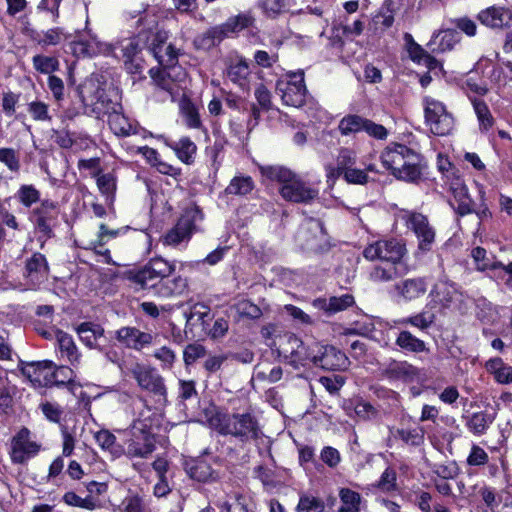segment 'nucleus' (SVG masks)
<instances>
[{
    "label": "nucleus",
    "mask_w": 512,
    "mask_h": 512,
    "mask_svg": "<svg viewBox=\"0 0 512 512\" xmlns=\"http://www.w3.org/2000/svg\"><path fill=\"white\" fill-rule=\"evenodd\" d=\"M169 146L183 163L190 164L193 162L197 147L189 137H182L178 141L169 144Z\"/></svg>",
    "instance_id": "nucleus-33"
},
{
    "label": "nucleus",
    "mask_w": 512,
    "mask_h": 512,
    "mask_svg": "<svg viewBox=\"0 0 512 512\" xmlns=\"http://www.w3.org/2000/svg\"><path fill=\"white\" fill-rule=\"evenodd\" d=\"M202 219L203 214L197 206L187 207L176 225L163 236V244L177 246L183 241H188Z\"/></svg>",
    "instance_id": "nucleus-5"
},
{
    "label": "nucleus",
    "mask_w": 512,
    "mask_h": 512,
    "mask_svg": "<svg viewBox=\"0 0 512 512\" xmlns=\"http://www.w3.org/2000/svg\"><path fill=\"white\" fill-rule=\"evenodd\" d=\"M493 420L494 417L491 414L486 412H477L469 417L467 427L473 434L481 435L486 432Z\"/></svg>",
    "instance_id": "nucleus-39"
},
{
    "label": "nucleus",
    "mask_w": 512,
    "mask_h": 512,
    "mask_svg": "<svg viewBox=\"0 0 512 512\" xmlns=\"http://www.w3.org/2000/svg\"><path fill=\"white\" fill-rule=\"evenodd\" d=\"M261 175L270 181H277L283 185L291 179L294 173L286 167L280 165H260Z\"/></svg>",
    "instance_id": "nucleus-35"
},
{
    "label": "nucleus",
    "mask_w": 512,
    "mask_h": 512,
    "mask_svg": "<svg viewBox=\"0 0 512 512\" xmlns=\"http://www.w3.org/2000/svg\"><path fill=\"white\" fill-rule=\"evenodd\" d=\"M39 445L29 439V431L21 429L12 440L11 459L14 463L22 464L39 451Z\"/></svg>",
    "instance_id": "nucleus-19"
},
{
    "label": "nucleus",
    "mask_w": 512,
    "mask_h": 512,
    "mask_svg": "<svg viewBox=\"0 0 512 512\" xmlns=\"http://www.w3.org/2000/svg\"><path fill=\"white\" fill-rule=\"evenodd\" d=\"M63 39H67V36L61 28H51L43 33V36L39 39L38 43L42 46L57 45Z\"/></svg>",
    "instance_id": "nucleus-64"
},
{
    "label": "nucleus",
    "mask_w": 512,
    "mask_h": 512,
    "mask_svg": "<svg viewBox=\"0 0 512 512\" xmlns=\"http://www.w3.org/2000/svg\"><path fill=\"white\" fill-rule=\"evenodd\" d=\"M176 265L162 257L150 259L142 268L130 271L127 279L138 289L159 298H174L188 289L187 278L175 275Z\"/></svg>",
    "instance_id": "nucleus-1"
},
{
    "label": "nucleus",
    "mask_w": 512,
    "mask_h": 512,
    "mask_svg": "<svg viewBox=\"0 0 512 512\" xmlns=\"http://www.w3.org/2000/svg\"><path fill=\"white\" fill-rule=\"evenodd\" d=\"M396 437L408 445L419 446L423 443L424 432L422 428L398 429Z\"/></svg>",
    "instance_id": "nucleus-54"
},
{
    "label": "nucleus",
    "mask_w": 512,
    "mask_h": 512,
    "mask_svg": "<svg viewBox=\"0 0 512 512\" xmlns=\"http://www.w3.org/2000/svg\"><path fill=\"white\" fill-rule=\"evenodd\" d=\"M70 49L76 57L108 56L113 52V46L101 41L99 37L87 26L83 31H78L75 39L70 42Z\"/></svg>",
    "instance_id": "nucleus-9"
},
{
    "label": "nucleus",
    "mask_w": 512,
    "mask_h": 512,
    "mask_svg": "<svg viewBox=\"0 0 512 512\" xmlns=\"http://www.w3.org/2000/svg\"><path fill=\"white\" fill-rule=\"evenodd\" d=\"M151 31L140 32L136 37L122 41L121 47L125 58L126 69L131 73H138L142 70V65L138 54L141 50L151 43Z\"/></svg>",
    "instance_id": "nucleus-13"
},
{
    "label": "nucleus",
    "mask_w": 512,
    "mask_h": 512,
    "mask_svg": "<svg viewBox=\"0 0 512 512\" xmlns=\"http://www.w3.org/2000/svg\"><path fill=\"white\" fill-rule=\"evenodd\" d=\"M62 500L65 504L72 507H79L89 511H93L98 507L97 501L92 496L82 498L73 491L66 492Z\"/></svg>",
    "instance_id": "nucleus-46"
},
{
    "label": "nucleus",
    "mask_w": 512,
    "mask_h": 512,
    "mask_svg": "<svg viewBox=\"0 0 512 512\" xmlns=\"http://www.w3.org/2000/svg\"><path fill=\"white\" fill-rule=\"evenodd\" d=\"M317 348L315 366L322 369L339 371L348 368L350 361L348 357L334 346L315 343Z\"/></svg>",
    "instance_id": "nucleus-18"
},
{
    "label": "nucleus",
    "mask_w": 512,
    "mask_h": 512,
    "mask_svg": "<svg viewBox=\"0 0 512 512\" xmlns=\"http://www.w3.org/2000/svg\"><path fill=\"white\" fill-rule=\"evenodd\" d=\"M458 33L453 29L440 30L434 32L431 40L427 44L432 52L442 53L445 51L452 50L458 43Z\"/></svg>",
    "instance_id": "nucleus-27"
},
{
    "label": "nucleus",
    "mask_w": 512,
    "mask_h": 512,
    "mask_svg": "<svg viewBox=\"0 0 512 512\" xmlns=\"http://www.w3.org/2000/svg\"><path fill=\"white\" fill-rule=\"evenodd\" d=\"M221 33L222 30H220L218 26H215L202 34L197 35L193 44L196 49L209 50L223 40Z\"/></svg>",
    "instance_id": "nucleus-37"
},
{
    "label": "nucleus",
    "mask_w": 512,
    "mask_h": 512,
    "mask_svg": "<svg viewBox=\"0 0 512 512\" xmlns=\"http://www.w3.org/2000/svg\"><path fill=\"white\" fill-rule=\"evenodd\" d=\"M47 366V375L46 385H56V386H67L71 392H74V388H76V384L74 382V371L72 368L67 366H59L55 370H53V362L44 361L43 363L37 365Z\"/></svg>",
    "instance_id": "nucleus-21"
},
{
    "label": "nucleus",
    "mask_w": 512,
    "mask_h": 512,
    "mask_svg": "<svg viewBox=\"0 0 512 512\" xmlns=\"http://www.w3.org/2000/svg\"><path fill=\"white\" fill-rule=\"evenodd\" d=\"M217 429L223 435H232L241 441L257 439L260 428L250 413L224 415L218 419Z\"/></svg>",
    "instance_id": "nucleus-3"
},
{
    "label": "nucleus",
    "mask_w": 512,
    "mask_h": 512,
    "mask_svg": "<svg viewBox=\"0 0 512 512\" xmlns=\"http://www.w3.org/2000/svg\"><path fill=\"white\" fill-rule=\"evenodd\" d=\"M33 67L42 74H51L59 69V61L56 57L35 55L32 59Z\"/></svg>",
    "instance_id": "nucleus-50"
},
{
    "label": "nucleus",
    "mask_w": 512,
    "mask_h": 512,
    "mask_svg": "<svg viewBox=\"0 0 512 512\" xmlns=\"http://www.w3.org/2000/svg\"><path fill=\"white\" fill-rule=\"evenodd\" d=\"M41 362H32L26 365V367L23 369V373L33 382H37L40 385L44 384L46 385V378L47 375V366H40L37 365L43 363Z\"/></svg>",
    "instance_id": "nucleus-56"
},
{
    "label": "nucleus",
    "mask_w": 512,
    "mask_h": 512,
    "mask_svg": "<svg viewBox=\"0 0 512 512\" xmlns=\"http://www.w3.org/2000/svg\"><path fill=\"white\" fill-rule=\"evenodd\" d=\"M255 183L250 176L237 175L234 176L228 186L225 188L227 195L245 196L252 192Z\"/></svg>",
    "instance_id": "nucleus-34"
},
{
    "label": "nucleus",
    "mask_w": 512,
    "mask_h": 512,
    "mask_svg": "<svg viewBox=\"0 0 512 512\" xmlns=\"http://www.w3.org/2000/svg\"><path fill=\"white\" fill-rule=\"evenodd\" d=\"M235 309L240 316L258 319L262 316L261 309L250 300L243 299L235 304Z\"/></svg>",
    "instance_id": "nucleus-59"
},
{
    "label": "nucleus",
    "mask_w": 512,
    "mask_h": 512,
    "mask_svg": "<svg viewBox=\"0 0 512 512\" xmlns=\"http://www.w3.org/2000/svg\"><path fill=\"white\" fill-rule=\"evenodd\" d=\"M120 229H109L105 224H100L97 239L91 241L86 249H96L106 244L107 239L115 238L118 236Z\"/></svg>",
    "instance_id": "nucleus-60"
},
{
    "label": "nucleus",
    "mask_w": 512,
    "mask_h": 512,
    "mask_svg": "<svg viewBox=\"0 0 512 512\" xmlns=\"http://www.w3.org/2000/svg\"><path fill=\"white\" fill-rule=\"evenodd\" d=\"M380 159L398 180L417 184L422 179L423 157L406 145L391 143L383 150Z\"/></svg>",
    "instance_id": "nucleus-2"
},
{
    "label": "nucleus",
    "mask_w": 512,
    "mask_h": 512,
    "mask_svg": "<svg viewBox=\"0 0 512 512\" xmlns=\"http://www.w3.org/2000/svg\"><path fill=\"white\" fill-rule=\"evenodd\" d=\"M396 345L401 349L413 352L420 353L427 350L426 344L423 340L417 338L409 331H401L395 341Z\"/></svg>",
    "instance_id": "nucleus-36"
},
{
    "label": "nucleus",
    "mask_w": 512,
    "mask_h": 512,
    "mask_svg": "<svg viewBox=\"0 0 512 512\" xmlns=\"http://www.w3.org/2000/svg\"><path fill=\"white\" fill-rule=\"evenodd\" d=\"M18 201L25 207H31L40 199V192L32 184L21 185L15 195Z\"/></svg>",
    "instance_id": "nucleus-49"
},
{
    "label": "nucleus",
    "mask_w": 512,
    "mask_h": 512,
    "mask_svg": "<svg viewBox=\"0 0 512 512\" xmlns=\"http://www.w3.org/2000/svg\"><path fill=\"white\" fill-rule=\"evenodd\" d=\"M406 253L405 243L394 238L378 240L368 245L363 252L367 260L386 261L393 265L400 263Z\"/></svg>",
    "instance_id": "nucleus-10"
},
{
    "label": "nucleus",
    "mask_w": 512,
    "mask_h": 512,
    "mask_svg": "<svg viewBox=\"0 0 512 512\" xmlns=\"http://www.w3.org/2000/svg\"><path fill=\"white\" fill-rule=\"evenodd\" d=\"M473 108L475 111V114L478 118L480 129L482 130H488L490 129L494 124V118L487 106V104L481 100L474 98L472 100Z\"/></svg>",
    "instance_id": "nucleus-45"
},
{
    "label": "nucleus",
    "mask_w": 512,
    "mask_h": 512,
    "mask_svg": "<svg viewBox=\"0 0 512 512\" xmlns=\"http://www.w3.org/2000/svg\"><path fill=\"white\" fill-rule=\"evenodd\" d=\"M27 110L35 121H51L52 119L49 114V107L44 102L32 101L28 103Z\"/></svg>",
    "instance_id": "nucleus-58"
},
{
    "label": "nucleus",
    "mask_w": 512,
    "mask_h": 512,
    "mask_svg": "<svg viewBox=\"0 0 512 512\" xmlns=\"http://www.w3.org/2000/svg\"><path fill=\"white\" fill-rule=\"evenodd\" d=\"M281 196L290 202L308 204L318 196V190L295 174L280 188Z\"/></svg>",
    "instance_id": "nucleus-17"
},
{
    "label": "nucleus",
    "mask_w": 512,
    "mask_h": 512,
    "mask_svg": "<svg viewBox=\"0 0 512 512\" xmlns=\"http://www.w3.org/2000/svg\"><path fill=\"white\" fill-rule=\"evenodd\" d=\"M423 103L425 123L430 131L437 136L448 135L454 127V118L446 106L432 97H425Z\"/></svg>",
    "instance_id": "nucleus-7"
},
{
    "label": "nucleus",
    "mask_w": 512,
    "mask_h": 512,
    "mask_svg": "<svg viewBox=\"0 0 512 512\" xmlns=\"http://www.w3.org/2000/svg\"><path fill=\"white\" fill-rule=\"evenodd\" d=\"M313 342L306 345L295 335L287 336L286 342L282 344V352L288 362L294 368L307 367L315 365L317 348Z\"/></svg>",
    "instance_id": "nucleus-11"
},
{
    "label": "nucleus",
    "mask_w": 512,
    "mask_h": 512,
    "mask_svg": "<svg viewBox=\"0 0 512 512\" xmlns=\"http://www.w3.org/2000/svg\"><path fill=\"white\" fill-rule=\"evenodd\" d=\"M249 74L248 64L240 61L231 65L227 71V77L233 83L243 86L247 75Z\"/></svg>",
    "instance_id": "nucleus-55"
},
{
    "label": "nucleus",
    "mask_w": 512,
    "mask_h": 512,
    "mask_svg": "<svg viewBox=\"0 0 512 512\" xmlns=\"http://www.w3.org/2000/svg\"><path fill=\"white\" fill-rule=\"evenodd\" d=\"M429 298L427 307L449 309L462 301V293L454 282L443 277L434 283L429 292Z\"/></svg>",
    "instance_id": "nucleus-12"
},
{
    "label": "nucleus",
    "mask_w": 512,
    "mask_h": 512,
    "mask_svg": "<svg viewBox=\"0 0 512 512\" xmlns=\"http://www.w3.org/2000/svg\"><path fill=\"white\" fill-rule=\"evenodd\" d=\"M170 69L163 67V69L151 68L149 74L155 84L161 89L172 93L175 87L174 82L171 80Z\"/></svg>",
    "instance_id": "nucleus-48"
},
{
    "label": "nucleus",
    "mask_w": 512,
    "mask_h": 512,
    "mask_svg": "<svg viewBox=\"0 0 512 512\" xmlns=\"http://www.w3.org/2000/svg\"><path fill=\"white\" fill-rule=\"evenodd\" d=\"M76 332L84 345L91 349L103 351L99 345V340L104 337L102 326L92 322H83L77 326Z\"/></svg>",
    "instance_id": "nucleus-26"
},
{
    "label": "nucleus",
    "mask_w": 512,
    "mask_h": 512,
    "mask_svg": "<svg viewBox=\"0 0 512 512\" xmlns=\"http://www.w3.org/2000/svg\"><path fill=\"white\" fill-rule=\"evenodd\" d=\"M296 512H325V503L322 499L303 493L295 508Z\"/></svg>",
    "instance_id": "nucleus-44"
},
{
    "label": "nucleus",
    "mask_w": 512,
    "mask_h": 512,
    "mask_svg": "<svg viewBox=\"0 0 512 512\" xmlns=\"http://www.w3.org/2000/svg\"><path fill=\"white\" fill-rule=\"evenodd\" d=\"M39 408L48 421L59 423L63 414V409L59 404L45 401L39 405Z\"/></svg>",
    "instance_id": "nucleus-61"
},
{
    "label": "nucleus",
    "mask_w": 512,
    "mask_h": 512,
    "mask_svg": "<svg viewBox=\"0 0 512 512\" xmlns=\"http://www.w3.org/2000/svg\"><path fill=\"white\" fill-rule=\"evenodd\" d=\"M486 369L494 376L497 383H512V367L505 364L501 358H493L487 361Z\"/></svg>",
    "instance_id": "nucleus-32"
},
{
    "label": "nucleus",
    "mask_w": 512,
    "mask_h": 512,
    "mask_svg": "<svg viewBox=\"0 0 512 512\" xmlns=\"http://www.w3.org/2000/svg\"><path fill=\"white\" fill-rule=\"evenodd\" d=\"M401 219L408 230L412 231L418 240V250L427 253L435 242L436 231L426 215L411 210H403Z\"/></svg>",
    "instance_id": "nucleus-4"
},
{
    "label": "nucleus",
    "mask_w": 512,
    "mask_h": 512,
    "mask_svg": "<svg viewBox=\"0 0 512 512\" xmlns=\"http://www.w3.org/2000/svg\"><path fill=\"white\" fill-rule=\"evenodd\" d=\"M394 288L405 301H413L425 295L428 281L425 277L407 278L395 284Z\"/></svg>",
    "instance_id": "nucleus-22"
},
{
    "label": "nucleus",
    "mask_w": 512,
    "mask_h": 512,
    "mask_svg": "<svg viewBox=\"0 0 512 512\" xmlns=\"http://www.w3.org/2000/svg\"><path fill=\"white\" fill-rule=\"evenodd\" d=\"M479 21L491 28H502L512 21V12L503 7L491 6L478 14Z\"/></svg>",
    "instance_id": "nucleus-25"
},
{
    "label": "nucleus",
    "mask_w": 512,
    "mask_h": 512,
    "mask_svg": "<svg viewBox=\"0 0 512 512\" xmlns=\"http://www.w3.org/2000/svg\"><path fill=\"white\" fill-rule=\"evenodd\" d=\"M394 2L390 0L382 7V9L374 16L373 22L375 25H379L382 29H388L392 27L394 19Z\"/></svg>",
    "instance_id": "nucleus-51"
},
{
    "label": "nucleus",
    "mask_w": 512,
    "mask_h": 512,
    "mask_svg": "<svg viewBox=\"0 0 512 512\" xmlns=\"http://www.w3.org/2000/svg\"><path fill=\"white\" fill-rule=\"evenodd\" d=\"M434 321H435L434 313H432L428 310H423V311L419 312L418 314H415L413 316H410V317L400 320L399 323L402 325L409 324V325L416 327L420 330H426L434 323Z\"/></svg>",
    "instance_id": "nucleus-47"
},
{
    "label": "nucleus",
    "mask_w": 512,
    "mask_h": 512,
    "mask_svg": "<svg viewBox=\"0 0 512 512\" xmlns=\"http://www.w3.org/2000/svg\"><path fill=\"white\" fill-rule=\"evenodd\" d=\"M94 438L102 450L109 452L113 458H119L125 449L117 443L116 437L109 430L102 429L95 433Z\"/></svg>",
    "instance_id": "nucleus-30"
},
{
    "label": "nucleus",
    "mask_w": 512,
    "mask_h": 512,
    "mask_svg": "<svg viewBox=\"0 0 512 512\" xmlns=\"http://www.w3.org/2000/svg\"><path fill=\"white\" fill-rule=\"evenodd\" d=\"M384 374L393 379L413 380L419 372L416 367L407 361L393 360L385 367Z\"/></svg>",
    "instance_id": "nucleus-29"
},
{
    "label": "nucleus",
    "mask_w": 512,
    "mask_h": 512,
    "mask_svg": "<svg viewBox=\"0 0 512 512\" xmlns=\"http://www.w3.org/2000/svg\"><path fill=\"white\" fill-rule=\"evenodd\" d=\"M0 162L12 172L20 170L19 158L16 151L12 148H0Z\"/></svg>",
    "instance_id": "nucleus-62"
},
{
    "label": "nucleus",
    "mask_w": 512,
    "mask_h": 512,
    "mask_svg": "<svg viewBox=\"0 0 512 512\" xmlns=\"http://www.w3.org/2000/svg\"><path fill=\"white\" fill-rule=\"evenodd\" d=\"M55 338L61 357L66 359L73 367L77 368L81 363V353L73 338L66 332L57 330Z\"/></svg>",
    "instance_id": "nucleus-24"
},
{
    "label": "nucleus",
    "mask_w": 512,
    "mask_h": 512,
    "mask_svg": "<svg viewBox=\"0 0 512 512\" xmlns=\"http://www.w3.org/2000/svg\"><path fill=\"white\" fill-rule=\"evenodd\" d=\"M314 304L329 313H336L347 309L354 304V297L350 294L330 297L329 300L317 299Z\"/></svg>",
    "instance_id": "nucleus-31"
},
{
    "label": "nucleus",
    "mask_w": 512,
    "mask_h": 512,
    "mask_svg": "<svg viewBox=\"0 0 512 512\" xmlns=\"http://www.w3.org/2000/svg\"><path fill=\"white\" fill-rule=\"evenodd\" d=\"M221 512H255L252 504L242 495H236L235 502L230 504L224 501L221 504H217Z\"/></svg>",
    "instance_id": "nucleus-53"
},
{
    "label": "nucleus",
    "mask_w": 512,
    "mask_h": 512,
    "mask_svg": "<svg viewBox=\"0 0 512 512\" xmlns=\"http://www.w3.org/2000/svg\"><path fill=\"white\" fill-rule=\"evenodd\" d=\"M181 113L184 117L185 124L189 128L199 129L202 127L200 114L196 105L190 100H183L181 103Z\"/></svg>",
    "instance_id": "nucleus-43"
},
{
    "label": "nucleus",
    "mask_w": 512,
    "mask_h": 512,
    "mask_svg": "<svg viewBox=\"0 0 512 512\" xmlns=\"http://www.w3.org/2000/svg\"><path fill=\"white\" fill-rule=\"evenodd\" d=\"M276 92L280 95L283 104L292 107H301L305 103L307 88L304 83V71L288 72L286 77L276 83Z\"/></svg>",
    "instance_id": "nucleus-6"
},
{
    "label": "nucleus",
    "mask_w": 512,
    "mask_h": 512,
    "mask_svg": "<svg viewBox=\"0 0 512 512\" xmlns=\"http://www.w3.org/2000/svg\"><path fill=\"white\" fill-rule=\"evenodd\" d=\"M341 506L338 512H360L361 495L349 488H341L339 491Z\"/></svg>",
    "instance_id": "nucleus-38"
},
{
    "label": "nucleus",
    "mask_w": 512,
    "mask_h": 512,
    "mask_svg": "<svg viewBox=\"0 0 512 512\" xmlns=\"http://www.w3.org/2000/svg\"><path fill=\"white\" fill-rule=\"evenodd\" d=\"M188 473L190 477L199 482H208L215 480L218 475L205 461H198L192 465Z\"/></svg>",
    "instance_id": "nucleus-42"
},
{
    "label": "nucleus",
    "mask_w": 512,
    "mask_h": 512,
    "mask_svg": "<svg viewBox=\"0 0 512 512\" xmlns=\"http://www.w3.org/2000/svg\"><path fill=\"white\" fill-rule=\"evenodd\" d=\"M122 371L128 375H131L138 386L152 393L155 396L166 400L167 388L164 382V378L157 372V370L149 365H145L139 362L132 363L126 367V371Z\"/></svg>",
    "instance_id": "nucleus-8"
},
{
    "label": "nucleus",
    "mask_w": 512,
    "mask_h": 512,
    "mask_svg": "<svg viewBox=\"0 0 512 512\" xmlns=\"http://www.w3.org/2000/svg\"><path fill=\"white\" fill-rule=\"evenodd\" d=\"M365 120L366 118L362 116L350 114L340 120L338 129L344 136L359 133L363 131Z\"/></svg>",
    "instance_id": "nucleus-40"
},
{
    "label": "nucleus",
    "mask_w": 512,
    "mask_h": 512,
    "mask_svg": "<svg viewBox=\"0 0 512 512\" xmlns=\"http://www.w3.org/2000/svg\"><path fill=\"white\" fill-rule=\"evenodd\" d=\"M467 191L468 190L464 185H460L459 187L454 189L455 198L458 201L456 213L460 216H465L467 214L474 212V208L472 207V201L469 198Z\"/></svg>",
    "instance_id": "nucleus-52"
},
{
    "label": "nucleus",
    "mask_w": 512,
    "mask_h": 512,
    "mask_svg": "<svg viewBox=\"0 0 512 512\" xmlns=\"http://www.w3.org/2000/svg\"><path fill=\"white\" fill-rule=\"evenodd\" d=\"M397 277V269L395 265L375 266L370 273V279L374 282H389Z\"/></svg>",
    "instance_id": "nucleus-57"
},
{
    "label": "nucleus",
    "mask_w": 512,
    "mask_h": 512,
    "mask_svg": "<svg viewBox=\"0 0 512 512\" xmlns=\"http://www.w3.org/2000/svg\"><path fill=\"white\" fill-rule=\"evenodd\" d=\"M167 33L157 31L151 33V43L148 45V52L154 56L158 63L165 68L175 69L177 62V51L171 45L166 43Z\"/></svg>",
    "instance_id": "nucleus-16"
},
{
    "label": "nucleus",
    "mask_w": 512,
    "mask_h": 512,
    "mask_svg": "<svg viewBox=\"0 0 512 512\" xmlns=\"http://www.w3.org/2000/svg\"><path fill=\"white\" fill-rule=\"evenodd\" d=\"M155 450L153 437L144 431H140L139 435H133L127 443L124 452L129 458H147Z\"/></svg>",
    "instance_id": "nucleus-23"
},
{
    "label": "nucleus",
    "mask_w": 512,
    "mask_h": 512,
    "mask_svg": "<svg viewBox=\"0 0 512 512\" xmlns=\"http://www.w3.org/2000/svg\"><path fill=\"white\" fill-rule=\"evenodd\" d=\"M301 249L310 252H319L325 240V232L319 220L310 219L305 222L295 236Z\"/></svg>",
    "instance_id": "nucleus-14"
},
{
    "label": "nucleus",
    "mask_w": 512,
    "mask_h": 512,
    "mask_svg": "<svg viewBox=\"0 0 512 512\" xmlns=\"http://www.w3.org/2000/svg\"><path fill=\"white\" fill-rule=\"evenodd\" d=\"M397 475L394 469L388 467L382 473L377 487L383 492H391L396 489Z\"/></svg>",
    "instance_id": "nucleus-63"
},
{
    "label": "nucleus",
    "mask_w": 512,
    "mask_h": 512,
    "mask_svg": "<svg viewBox=\"0 0 512 512\" xmlns=\"http://www.w3.org/2000/svg\"><path fill=\"white\" fill-rule=\"evenodd\" d=\"M251 18L247 15H237L229 18L225 23L218 25V28L222 30L223 39L228 37L230 34L240 32L244 28L251 24Z\"/></svg>",
    "instance_id": "nucleus-41"
},
{
    "label": "nucleus",
    "mask_w": 512,
    "mask_h": 512,
    "mask_svg": "<svg viewBox=\"0 0 512 512\" xmlns=\"http://www.w3.org/2000/svg\"><path fill=\"white\" fill-rule=\"evenodd\" d=\"M116 339L127 348L141 350L152 343L153 336L135 327L127 326L116 331Z\"/></svg>",
    "instance_id": "nucleus-20"
},
{
    "label": "nucleus",
    "mask_w": 512,
    "mask_h": 512,
    "mask_svg": "<svg viewBox=\"0 0 512 512\" xmlns=\"http://www.w3.org/2000/svg\"><path fill=\"white\" fill-rule=\"evenodd\" d=\"M108 124L116 136L127 137L136 133V127L116 108L109 113Z\"/></svg>",
    "instance_id": "nucleus-28"
},
{
    "label": "nucleus",
    "mask_w": 512,
    "mask_h": 512,
    "mask_svg": "<svg viewBox=\"0 0 512 512\" xmlns=\"http://www.w3.org/2000/svg\"><path fill=\"white\" fill-rule=\"evenodd\" d=\"M49 265L45 255L35 252L25 260L23 277L29 289H37L47 281Z\"/></svg>",
    "instance_id": "nucleus-15"
}]
</instances>
